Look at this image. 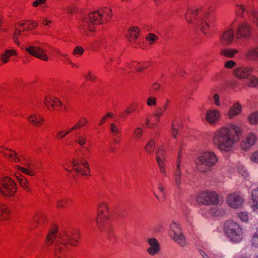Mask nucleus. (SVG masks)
Instances as JSON below:
<instances>
[{"instance_id":"obj_61","label":"nucleus","mask_w":258,"mask_h":258,"mask_svg":"<svg viewBox=\"0 0 258 258\" xmlns=\"http://www.w3.org/2000/svg\"><path fill=\"white\" fill-rule=\"evenodd\" d=\"M238 216L243 222H247L248 220V216L246 212H240L238 214Z\"/></svg>"},{"instance_id":"obj_27","label":"nucleus","mask_w":258,"mask_h":258,"mask_svg":"<svg viewBox=\"0 0 258 258\" xmlns=\"http://www.w3.org/2000/svg\"><path fill=\"white\" fill-rule=\"evenodd\" d=\"M18 55V51L17 49L12 47L5 50L1 54L4 63H8L13 57H17Z\"/></svg>"},{"instance_id":"obj_14","label":"nucleus","mask_w":258,"mask_h":258,"mask_svg":"<svg viewBox=\"0 0 258 258\" xmlns=\"http://www.w3.org/2000/svg\"><path fill=\"white\" fill-rule=\"evenodd\" d=\"M90 17L91 12L87 16L84 17L79 22L80 32L86 36L92 35L95 30V26L98 25Z\"/></svg>"},{"instance_id":"obj_51","label":"nucleus","mask_w":258,"mask_h":258,"mask_svg":"<svg viewBox=\"0 0 258 258\" xmlns=\"http://www.w3.org/2000/svg\"><path fill=\"white\" fill-rule=\"evenodd\" d=\"M83 77L88 81H94L97 77L95 74L91 71H88L83 74Z\"/></svg>"},{"instance_id":"obj_49","label":"nucleus","mask_w":258,"mask_h":258,"mask_svg":"<svg viewBox=\"0 0 258 258\" xmlns=\"http://www.w3.org/2000/svg\"><path fill=\"white\" fill-rule=\"evenodd\" d=\"M180 128V126L179 123L176 121H174L173 122L172 127V135L173 138H176L178 134V131Z\"/></svg>"},{"instance_id":"obj_33","label":"nucleus","mask_w":258,"mask_h":258,"mask_svg":"<svg viewBox=\"0 0 258 258\" xmlns=\"http://www.w3.org/2000/svg\"><path fill=\"white\" fill-rule=\"evenodd\" d=\"M140 34V29L137 27H132L128 29L127 37L130 42L135 41Z\"/></svg>"},{"instance_id":"obj_60","label":"nucleus","mask_w":258,"mask_h":258,"mask_svg":"<svg viewBox=\"0 0 258 258\" xmlns=\"http://www.w3.org/2000/svg\"><path fill=\"white\" fill-rule=\"evenodd\" d=\"M250 19L256 25H258V12H252Z\"/></svg>"},{"instance_id":"obj_38","label":"nucleus","mask_w":258,"mask_h":258,"mask_svg":"<svg viewBox=\"0 0 258 258\" xmlns=\"http://www.w3.org/2000/svg\"><path fill=\"white\" fill-rule=\"evenodd\" d=\"M88 122V119L85 117H81L78 121L71 127L73 131L81 129L85 126Z\"/></svg>"},{"instance_id":"obj_17","label":"nucleus","mask_w":258,"mask_h":258,"mask_svg":"<svg viewBox=\"0 0 258 258\" xmlns=\"http://www.w3.org/2000/svg\"><path fill=\"white\" fill-rule=\"evenodd\" d=\"M170 236L179 245L184 246L186 244L185 238L178 224L175 222L171 224Z\"/></svg>"},{"instance_id":"obj_59","label":"nucleus","mask_w":258,"mask_h":258,"mask_svg":"<svg viewBox=\"0 0 258 258\" xmlns=\"http://www.w3.org/2000/svg\"><path fill=\"white\" fill-rule=\"evenodd\" d=\"M251 244L255 247H258V229L256 232L253 234L251 238Z\"/></svg>"},{"instance_id":"obj_57","label":"nucleus","mask_w":258,"mask_h":258,"mask_svg":"<svg viewBox=\"0 0 258 258\" xmlns=\"http://www.w3.org/2000/svg\"><path fill=\"white\" fill-rule=\"evenodd\" d=\"M46 216L42 214H37L34 218V220L38 224H42L45 220Z\"/></svg>"},{"instance_id":"obj_7","label":"nucleus","mask_w":258,"mask_h":258,"mask_svg":"<svg viewBox=\"0 0 258 258\" xmlns=\"http://www.w3.org/2000/svg\"><path fill=\"white\" fill-rule=\"evenodd\" d=\"M196 200L199 204L204 206H216L220 202L219 194L216 191L210 190L200 191Z\"/></svg>"},{"instance_id":"obj_30","label":"nucleus","mask_w":258,"mask_h":258,"mask_svg":"<svg viewBox=\"0 0 258 258\" xmlns=\"http://www.w3.org/2000/svg\"><path fill=\"white\" fill-rule=\"evenodd\" d=\"M73 203V200L72 199L68 197L62 198L56 201V206L58 209H64L71 206Z\"/></svg>"},{"instance_id":"obj_44","label":"nucleus","mask_w":258,"mask_h":258,"mask_svg":"<svg viewBox=\"0 0 258 258\" xmlns=\"http://www.w3.org/2000/svg\"><path fill=\"white\" fill-rule=\"evenodd\" d=\"M130 64L135 67V70L137 72H141L148 68V65L144 62L137 63L132 62Z\"/></svg>"},{"instance_id":"obj_54","label":"nucleus","mask_w":258,"mask_h":258,"mask_svg":"<svg viewBox=\"0 0 258 258\" xmlns=\"http://www.w3.org/2000/svg\"><path fill=\"white\" fill-rule=\"evenodd\" d=\"M158 37L153 33H150L146 36V40L150 44H154L157 40Z\"/></svg>"},{"instance_id":"obj_12","label":"nucleus","mask_w":258,"mask_h":258,"mask_svg":"<svg viewBox=\"0 0 258 258\" xmlns=\"http://www.w3.org/2000/svg\"><path fill=\"white\" fill-rule=\"evenodd\" d=\"M209 15V12L207 7H200L198 8L188 9L185 18L188 23L196 24L203 16L206 18Z\"/></svg>"},{"instance_id":"obj_47","label":"nucleus","mask_w":258,"mask_h":258,"mask_svg":"<svg viewBox=\"0 0 258 258\" xmlns=\"http://www.w3.org/2000/svg\"><path fill=\"white\" fill-rule=\"evenodd\" d=\"M109 130L111 135H116L121 134V130L114 123H111L109 126Z\"/></svg>"},{"instance_id":"obj_36","label":"nucleus","mask_w":258,"mask_h":258,"mask_svg":"<svg viewBox=\"0 0 258 258\" xmlns=\"http://www.w3.org/2000/svg\"><path fill=\"white\" fill-rule=\"evenodd\" d=\"M179 158H180V157ZM176 168L177 169L174 175V180L176 186L179 187L180 186L181 183V171L180 169L179 160H178V163L176 164Z\"/></svg>"},{"instance_id":"obj_42","label":"nucleus","mask_w":258,"mask_h":258,"mask_svg":"<svg viewBox=\"0 0 258 258\" xmlns=\"http://www.w3.org/2000/svg\"><path fill=\"white\" fill-rule=\"evenodd\" d=\"M238 53L237 49H224L221 50V54L224 56L232 58L234 56L235 54Z\"/></svg>"},{"instance_id":"obj_63","label":"nucleus","mask_w":258,"mask_h":258,"mask_svg":"<svg viewBox=\"0 0 258 258\" xmlns=\"http://www.w3.org/2000/svg\"><path fill=\"white\" fill-rule=\"evenodd\" d=\"M165 111L161 108L158 107L154 113L159 119L163 115Z\"/></svg>"},{"instance_id":"obj_5","label":"nucleus","mask_w":258,"mask_h":258,"mask_svg":"<svg viewBox=\"0 0 258 258\" xmlns=\"http://www.w3.org/2000/svg\"><path fill=\"white\" fill-rule=\"evenodd\" d=\"M13 172L20 186L25 189L27 192H31L32 190L30 187V183L28 179L22 175V173L30 176H34L36 174V171L30 167L25 168L19 165H16L14 167Z\"/></svg>"},{"instance_id":"obj_43","label":"nucleus","mask_w":258,"mask_h":258,"mask_svg":"<svg viewBox=\"0 0 258 258\" xmlns=\"http://www.w3.org/2000/svg\"><path fill=\"white\" fill-rule=\"evenodd\" d=\"M143 129L141 127H137L135 128L133 133V138L136 141H140L143 136Z\"/></svg>"},{"instance_id":"obj_21","label":"nucleus","mask_w":258,"mask_h":258,"mask_svg":"<svg viewBox=\"0 0 258 258\" xmlns=\"http://www.w3.org/2000/svg\"><path fill=\"white\" fill-rule=\"evenodd\" d=\"M156 161L161 173L164 175H166V158L164 151L162 149L158 150L157 152Z\"/></svg>"},{"instance_id":"obj_20","label":"nucleus","mask_w":258,"mask_h":258,"mask_svg":"<svg viewBox=\"0 0 258 258\" xmlns=\"http://www.w3.org/2000/svg\"><path fill=\"white\" fill-rule=\"evenodd\" d=\"M256 141V135L252 132H250L246 135L245 138L241 142V147L243 150H247L253 146Z\"/></svg>"},{"instance_id":"obj_4","label":"nucleus","mask_w":258,"mask_h":258,"mask_svg":"<svg viewBox=\"0 0 258 258\" xmlns=\"http://www.w3.org/2000/svg\"><path fill=\"white\" fill-rule=\"evenodd\" d=\"M218 158L214 152L206 151L198 156L196 163L197 169L202 172H209L216 164Z\"/></svg>"},{"instance_id":"obj_64","label":"nucleus","mask_w":258,"mask_h":258,"mask_svg":"<svg viewBox=\"0 0 258 258\" xmlns=\"http://www.w3.org/2000/svg\"><path fill=\"white\" fill-rule=\"evenodd\" d=\"M236 65V62L232 60L226 61L224 64V67L226 69H231L235 67Z\"/></svg>"},{"instance_id":"obj_39","label":"nucleus","mask_w":258,"mask_h":258,"mask_svg":"<svg viewBox=\"0 0 258 258\" xmlns=\"http://www.w3.org/2000/svg\"><path fill=\"white\" fill-rule=\"evenodd\" d=\"M9 161L18 163L20 162L21 160L18 154L14 150L10 149L9 152L7 153L6 158Z\"/></svg>"},{"instance_id":"obj_34","label":"nucleus","mask_w":258,"mask_h":258,"mask_svg":"<svg viewBox=\"0 0 258 258\" xmlns=\"http://www.w3.org/2000/svg\"><path fill=\"white\" fill-rule=\"evenodd\" d=\"M57 233V228H52L46 236L45 243L47 245H51L56 238Z\"/></svg>"},{"instance_id":"obj_58","label":"nucleus","mask_w":258,"mask_h":258,"mask_svg":"<svg viewBox=\"0 0 258 258\" xmlns=\"http://www.w3.org/2000/svg\"><path fill=\"white\" fill-rule=\"evenodd\" d=\"M84 51L85 50L83 47L78 46L75 47L73 50V54L75 56H81L84 53Z\"/></svg>"},{"instance_id":"obj_19","label":"nucleus","mask_w":258,"mask_h":258,"mask_svg":"<svg viewBox=\"0 0 258 258\" xmlns=\"http://www.w3.org/2000/svg\"><path fill=\"white\" fill-rule=\"evenodd\" d=\"M253 71V68L250 67H238L233 70V75L238 79H245L249 77Z\"/></svg>"},{"instance_id":"obj_53","label":"nucleus","mask_w":258,"mask_h":258,"mask_svg":"<svg viewBox=\"0 0 258 258\" xmlns=\"http://www.w3.org/2000/svg\"><path fill=\"white\" fill-rule=\"evenodd\" d=\"M161 89V85L158 83H153L150 88V91L152 94L159 92Z\"/></svg>"},{"instance_id":"obj_29","label":"nucleus","mask_w":258,"mask_h":258,"mask_svg":"<svg viewBox=\"0 0 258 258\" xmlns=\"http://www.w3.org/2000/svg\"><path fill=\"white\" fill-rule=\"evenodd\" d=\"M148 243L150 245L147 249V252L149 254L154 255L159 252L160 247L159 243L156 239L154 238L148 239Z\"/></svg>"},{"instance_id":"obj_41","label":"nucleus","mask_w":258,"mask_h":258,"mask_svg":"<svg viewBox=\"0 0 258 258\" xmlns=\"http://www.w3.org/2000/svg\"><path fill=\"white\" fill-rule=\"evenodd\" d=\"M74 132L71 127L64 130L57 132L55 135V138L57 140L61 141L63 140L68 135Z\"/></svg>"},{"instance_id":"obj_26","label":"nucleus","mask_w":258,"mask_h":258,"mask_svg":"<svg viewBox=\"0 0 258 258\" xmlns=\"http://www.w3.org/2000/svg\"><path fill=\"white\" fill-rule=\"evenodd\" d=\"M244 55L246 59L249 61H258V45L247 48L244 52Z\"/></svg>"},{"instance_id":"obj_8","label":"nucleus","mask_w":258,"mask_h":258,"mask_svg":"<svg viewBox=\"0 0 258 258\" xmlns=\"http://www.w3.org/2000/svg\"><path fill=\"white\" fill-rule=\"evenodd\" d=\"M18 190L15 181L11 177L5 176L0 179V194L7 198L15 196Z\"/></svg>"},{"instance_id":"obj_37","label":"nucleus","mask_w":258,"mask_h":258,"mask_svg":"<svg viewBox=\"0 0 258 258\" xmlns=\"http://www.w3.org/2000/svg\"><path fill=\"white\" fill-rule=\"evenodd\" d=\"M139 107L138 103L134 102L127 106L126 111L124 113L120 114L119 116L121 117H125L128 115V114L132 113L136 111Z\"/></svg>"},{"instance_id":"obj_18","label":"nucleus","mask_w":258,"mask_h":258,"mask_svg":"<svg viewBox=\"0 0 258 258\" xmlns=\"http://www.w3.org/2000/svg\"><path fill=\"white\" fill-rule=\"evenodd\" d=\"M243 201L242 197L236 192L228 195L226 199L228 205L233 209L240 208L242 205Z\"/></svg>"},{"instance_id":"obj_23","label":"nucleus","mask_w":258,"mask_h":258,"mask_svg":"<svg viewBox=\"0 0 258 258\" xmlns=\"http://www.w3.org/2000/svg\"><path fill=\"white\" fill-rule=\"evenodd\" d=\"M27 119L30 124L35 127H40L45 121L44 118L41 115L37 113L31 115Z\"/></svg>"},{"instance_id":"obj_55","label":"nucleus","mask_w":258,"mask_h":258,"mask_svg":"<svg viewBox=\"0 0 258 258\" xmlns=\"http://www.w3.org/2000/svg\"><path fill=\"white\" fill-rule=\"evenodd\" d=\"M245 11V9L244 6L241 5H237L236 6V13L238 17H243Z\"/></svg>"},{"instance_id":"obj_56","label":"nucleus","mask_w":258,"mask_h":258,"mask_svg":"<svg viewBox=\"0 0 258 258\" xmlns=\"http://www.w3.org/2000/svg\"><path fill=\"white\" fill-rule=\"evenodd\" d=\"M157 98L152 96L147 99L146 103L149 107H155L157 105Z\"/></svg>"},{"instance_id":"obj_40","label":"nucleus","mask_w":258,"mask_h":258,"mask_svg":"<svg viewBox=\"0 0 258 258\" xmlns=\"http://www.w3.org/2000/svg\"><path fill=\"white\" fill-rule=\"evenodd\" d=\"M246 85L248 87L255 88L258 86V77L256 76L252 75L247 78Z\"/></svg>"},{"instance_id":"obj_11","label":"nucleus","mask_w":258,"mask_h":258,"mask_svg":"<svg viewBox=\"0 0 258 258\" xmlns=\"http://www.w3.org/2000/svg\"><path fill=\"white\" fill-rule=\"evenodd\" d=\"M64 168L69 171L74 170L78 175L88 176L90 174V170L88 163L86 161H80L73 159L71 161L67 162L64 165Z\"/></svg>"},{"instance_id":"obj_16","label":"nucleus","mask_w":258,"mask_h":258,"mask_svg":"<svg viewBox=\"0 0 258 258\" xmlns=\"http://www.w3.org/2000/svg\"><path fill=\"white\" fill-rule=\"evenodd\" d=\"M43 102L47 110L51 112L59 110L62 106L60 99L51 95H46Z\"/></svg>"},{"instance_id":"obj_24","label":"nucleus","mask_w":258,"mask_h":258,"mask_svg":"<svg viewBox=\"0 0 258 258\" xmlns=\"http://www.w3.org/2000/svg\"><path fill=\"white\" fill-rule=\"evenodd\" d=\"M12 217L11 209L6 205H0V222L4 223L10 221Z\"/></svg>"},{"instance_id":"obj_48","label":"nucleus","mask_w":258,"mask_h":258,"mask_svg":"<svg viewBox=\"0 0 258 258\" xmlns=\"http://www.w3.org/2000/svg\"><path fill=\"white\" fill-rule=\"evenodd\" d=\"M114 117V114L111 112H108L103 115L98 123L99 126L102 125L109 118Z\"/></svg>"},{"instance_id":"obj_13","label":"nucleus","mask_w":258,"mask_h":258,"mask_svg":"<svg viewBox=\"0 0 258 258\" xmlns=\"http://www.w3.org/2000/svg\"><path fill=\"white\" fill-rule=\"evenodd\" d=\"M112 17L111 9L104 7L96 11L91 12V18L98 24H104L108 23Z\"/></svg>"},{"instance_id":"obj_31","label":"nucleus","mask_w":258,"mask_h":258,"mask_svg":"<svg viewBox=\"0 0 258 258\" xmlns=\"http://www.w3.org/2000/svg\"><path fill=\"white\" fill-rule=\"evenodd\" d=\"M242 109L241 105L239 103H235L231 106L228 111V115L229 118L232 119L239 114Z\"/></svg>"},{"instance_id":"obj_52","label":"nucleus","mask_w":258,"mask_h":258,"mask_svg":"<svg viewBox=\"0 0 258 258\" xmlns=\"http://www.w3.org/2000/svg\"><path fill=\"white\" fill-rule=\"evenodd\" d=\"M248 120L251 124L258 123V112L251 113L248 116Z\"/></svg>"},{"instance_id":"obj_9","label":"nucleus","mask_w":258,"mask_h":258,"mask_svg":"<svg viewBox=\"0 0 258 258\" xmlns=\"http://www.w3.org/2000/svg\"><path fill=\"white\" fill-rule=\"evenodd\" d=\"M224 230L226 235L233 242H238L243 238L241 228L232 220H228L225 223Z\"/></svg>"},{"instance_id":"obj_15","label":"nucleus","mask_w":258,"mask_h":258,"mask_svg":"<svg viewBox=\"0 0 258 258\" xmlns=\"http://www.w3.org/2000/svg\"><path fill=\"white\" fill-rule=\"evenodd\" d=\"M216 18L215 16L209 13V15L205 18L204 16L201 19L200 29L206 35H209L214 31L215 28Z\"/></svg>"},{"instance_id":"obj_46","label":"nucleus","mask_w":258,"mask_h":258,"mask_svg":"<svg viewBox=\"0 0 258 258\" xmlns=\"http://www.w3.org/2000/svg\"><path fill=\"white\" fill-rule=\"evenodd\" d=\"M22 30L20 27L18 26V23L16 24L15 26V30L14 31V35L15 37V43L17 44L18 45H20L19 41L17 40V38L20 36L22 34Z\"/></svg>"},{"instance_id":"obj_45","label":"nucleus","mask_w":258,"mask_h":258,"mask_svg":"<svg viewBox=\"0 0 258 258\" xmlns=\"http://www.w3.org/2000/svg\"><path fill=\"white\" fill-rule=\"evenodd\" d=\"M155 147V142L153 140H150L146 145L145 150L146 152L152 154L153 153Z\"/></svg>"},{"instance_id":"obj_35","label":"nucleus","mask_w":258,"mask_h":258,"mask_svg":"<svg viewBox=\"0 0 258 258\" xmlns=\"http://www.w3.org/2000/svg\"><path fill=\"white\" fill-rule=\"evenodd\" d=\"M76 139L75 142L78 144L80 146L83 147L85 146L87 142V136L84 133H78L76 136Z\"/></svg>"},{"instance_id":"obj_6","label":"nucleus","mask_w":258,"mask_h":258,"mask_svg":"<svg viewBox=\"0 0 258 258\" xmlns=\"http://www.w3.org/2000/svg\"><path fill=\"white\" fill-rule=\"evenodd\" d=\"M24 49L32 56L42 61L46 62L49 60L46 45L45 43L34 42L27 45Z\"/></svg>"},{"instance_id":"obj_10","label":"nucleus","mask_w":258,"mask_h":258,"mask_svg":"<svg viewBox=\"0 0 258 258\" xmlns=\"http://www.w3.org/2000/svg\"><path fill=\"white\" fill-rule=\"evenodd\" d=\"M231 26L235 27V35L237 39H249L251 38L252 27L248 22H239L238 19L235 18L231 23Z\"/></svg>"},{"instance_id":"obj_62","label":"nucleus","mask_w":258,"mask_h":258,"mask_svg":"<svg viewBox=\"0 0 258 258\" xmlns=\"http://www.w3.org/2000/svg\"><path fill=\"white\" fill-rule=\"evenodd\" d=\"M113 143L115 144H118L121 141V134L112 136Z\"/></svg>"},{"instance_id":"obj_50","label":"nucleus","mask_w":258,"mask_h":258,"mask_svg":"<svg viewBox=\"0 0 258 258\" xmlns=\"http://www.w3.org/2000/svg\"><path fill=\"white\" fill-rule=\"evenodd\" d=\"M47 0H36L32 3V6L34 8H47L46 6Z\"/></svg>"},{"instance_id":"obj_1","label":"nucleus","mask_w":258,"mask_h":258,"mask_svg":"<svg viewBox=\"0 0 258 258\" xmlns=\"http://www.w3.org/2000/svg\"><path fill=\"white\" fill-rule=\"evenodd\" d=\"M241 128L233 124H229L217 129L213 133L212 143L221 151L229 152L239 141Z\"/></svg>"},{"instance_id":"obj_22","label":"nucleus","mask_w":258,"mask_h":258,"mask_svg":"<svg viewBox=\"0 0 258 258\" xmlns=\"http://www.w3.org/2000/svg\"><path fill=\"white\" fill-rule=\"evenodd\" d=\"M220 115V112L218 109H209L206 113L205 119L210 124L214 125L218 121Z\"/></svg>"},{"instance_id":"obj_3","label":"nucleus","mask_w":258,"mask_h":258,"mask_svg":"<svg viewBox=\"0 0 258 258\" xmlns=\"http://www.w3.org/2000/svg\"><path fill=\"white\" fill-rule=\"evenodd\" d=\"M111 216L108 204L99 202L97 206L96 224L102 231H107L111 226Z\"/></svg>"},{"instance_id":"obj_28","label":"nucleus","mask_w":258,"mask_h":258,"mask_svg":"<svg viewBox=\"0 0 258 258\" xmlns=\"http://www.w3.org/2000/svg\"><path fill=\"white\" fill-rule=\"evenodd\" d=\"M37 26V22L30 20L20 21L18 23V26L20 27L23 32L33 30L35 29Z\"/></svg>"},{"instance_id":"obj_25","label":"nucleus","mask_w":258,"mask_h":258,"mask_svg":"<svg viewBox=\"0 0 258 258\" xmlns=\"http://www.w3.org/2000/svg\"><path fill=\"white\" fill-rule=\"evenodd\" d=\"M234 39V33L233 28L226 29L222 34L220 40L221 42L226 45L231 44Z\"/></svg>"},{"instance_id":"obj_2","label":"nucleus","mask_w":258,"mask_h":258,"mask_svg":"<svg viewBox=\"0 0 258 258\" xmlns=\"http://www.w3.org/2000/svg\"><path fill=\"white\" fill-rule=\"evenodd\" d=\"M79 232L76 230L71 236L66 231L60 232L56 238L55 248V256L56 258H64L69 249L68 243L72 245H76L80 239Z\"/></svg>"},{"instance_id":"obj_32","label":"nucleus","mask_w":258,"mask_h":258,"mask_svg":"<svg viewBox=\"0 0 258 258\" xmlns=\"http://www.w3.org/2000/svg\"><path fill=\"white\" fill-rule=\"evenodd\" d=\"M159 119L154 114L147 118L145 124L148 128H154L157 126Z\"/></svg>"}]
</instances>
